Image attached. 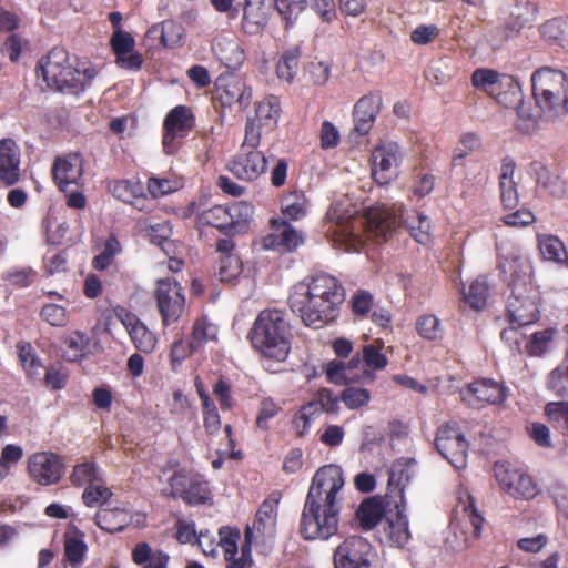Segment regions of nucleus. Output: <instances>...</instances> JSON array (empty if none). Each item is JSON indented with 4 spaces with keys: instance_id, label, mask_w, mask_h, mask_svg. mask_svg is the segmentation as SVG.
I'll return each mask as SVG.
<instances>
[{
    "instance_id": "39",
    "label": "nucleus",
    "mask_w": 568,
    "mask_h": 568,
    "mask_svg": "<svg viewBox=\"0 0 568 568\" xmlns=\"http://www.w3.org/2000/svg\"><path fill=\"white\" fill-rule=\"evenodd\" d=\"M364 369L361 372V382L373 381V371H381L387 366V357L373 344L364 345L361 351Z\"/></svg>"
},
{
    "instance_id": "6",
    "label": "nucleus",
    "mask_w": 568,
    "mask_h": 568,
    "mask_svg": "<svg viewBox=\"0 0 568 568\" xmlns=\"http://www.w3.org/2000/svg\"><path fill=\"white\" fill-rule=\"evenodd\" d=\"M354 213L348 200H338L331 204L326 214V236L347 253L361 252L364 246L363 239L355 233Z\"/></svg>"
},
{
    "instance_id": "13",
    "label": "nucleus",
    "mask_w": 568,
    "mask_h": 568,
    "mask_svg": "<svg viewBox=\"0 0 568 568\" xmlns=\"http://www.w3.org/2000/svg\"><path fill=\"white\" fill-rule=\"evenodd\" d=\"M169 485L173 497H180L191 506L203 505L211 500L209 483L200 475L176 469L169 478Z\"/></svg>"
},
{
    "instance_id": "61",
    "label": "nucleus",
    "mask_w": 568,
    "mask_h": 568,
    "mask_svg": "<svg viewBox=\"0 0 568 568\" xmlns=\"http://www.w3.org/2000/svg\"><path fill=\"white\" fill-rule=\"evenodd\" d=\"M242 271V264L236 255L221 256L217 276L222 282H232Z\"/></svg>"
},
{
    "instance_id": "55",
    "label": "nucleus",
    "mask_w": 568,
    "mask_h": 568,
    "mask_svg": "<svg viewBox=\"0 0 568 568\" xmlns=\"http://www.w3.org/2000/svg\"><path fill=\"white\" fill-rule=\"evenodd\" d=\"M307 200L302 193H291L282 201V212L292 220H300L307 213Z\"/></svg>"
},
{
    "instance_id": "38",
    "label": "nucleus",
    "mask_w": 568,
    "mask_h": 568,
    "mask_svg": "<svg viewBox=\"0 0 568 568\" xmlns=\"http://www.w3.org/2000/svg\"><path fill=\"white\" fill-rule=\"evenodd\" d=\"M413 460H397L393 464L390 471H389V478H388V489L392 493H397L400 496V500L404 499L403 494L405 490V487L410 481L414 470Z\"/></svg>"
},
{
    "instance_id": "20",
    "label": "nucleus",
    "mask_w": 568,
    "mask_h": 568,
    "mask_svg": "<svg viewBox=\"0 0 568 568\" xmlns=\"http://www.w3.org/2000/svg\"><path fill=\"white\" fill-rule=\"evenodd\" d=\"M28 469L31 478L43 486L55 484L62 477V463L53 453L33 454L29 458Z\"/></svg>"
},
{
    "instance_id": "19",
    "label": "nucleus",
    "mask_w": 568,
    "mask_h": 568,
    "mask_svg": "<svg viewBox=\"0 0 568 568\" xmlns=\"http://www.w3.org/2000/svg\"><path fill=\"white\" fill-rule=\"evenodd\" d=\"M304 241V234L286 221L272 220L271 232L263 237V247L281 254L292 253Z\"/></svg>"
},
{
    "instance_id": "17",
    "label": "nucleus",
    "mask_w": 568,
    "mask_h": 568,
    "mask_svg": "<svg viewBox=\"0 0 568 568\" xmlns=\"http://www.w3.org/2000/svg\"><path fill=\"white\" fill-rule=\"evenodd\" d=\"M402 151L396 142H382L372 153V173L379 185L388 184L397 176Z\"/></svg>"
},
{
    "instance_id": "58",
    "label": "nucleus",
    "mask_w": 568,
    "mask_h": 568,
    "mask_svg": "<svg viewBox=\"0 0 568 568\" xmlns=\"http://www.w3.org/2000/svg\"><path fill=\"white\" fill-rule=\"evenodd\" d=\"M40 317L54 327H64L69 322L65 307L55 303L44 304L40 311Z\"/></svg>"
},
{
    "instance_id": "3",
    "label": "nucleus",
    "mask_w": 568,
    "mask_h": 568,
    "mask_svg": "<svg viewBox=\"0 0 568 568\" xmlns=\"http://www.w3.org/2000/svg\"><path fill=\"white\" fill-rule=\"evenodd\" d=\"M247 337L262 356L284 362L291 351L293 334L285 313L274 308L260 312Z\"/></svg>"
},
{
    "instance_id": "56",
    "label": "nucleus",
    "mask_w": 568,
    "mask_h": 568,
    "mask_svg": "<svg viewBox=\"0 0 568 568\" xmlns=\"http://www.w3.org/2000/svg\"><path fill=\"white\" fill-rule=\"evenodd\" d=\"M416 329L423 338L428 341L439 339L444 334L440 320L432 314L419 316L416 322Z\"/></svg>"
},
{
    "instance_id": "32",
    "label": "nucleus",
    "mask_w": 568,
    "mask_h": 568,
    "mask_svg": "<svg viewBox=\"0 0 568 568\" xmlns=\"http://www.w3.org/2000/svg\"><path fill=\"white\" fill-rule=\"evenodd\" d=\"M265 0H244L242 28L246 34H257L267 23Z\"/></svg>"
},
{
    "instance_id": "11",
    "label": "nucleus",
    "mask_w": 568,
    "mask_h": 568,
    "mask_svg": "<svg viewBox=\"0 0 568 568\" xmlns=\"http://www.w3.org/2000/svg\"><path fill=\"white\" fill-rule=\"evenodd\" d=\"M195 126V116L191 108L176 105L165 115L163 121V150L165 154H175L182 140L186 138Z\"/></svg>"
},
{
    "instance_id": "28",
    "label": "nucleus",
    "mask_w": 568,
    "mask_h": 568,
    "mask_svg": "<svg viewBox=\"0 0 568 568\" xmlns=\"http://www.w3.org/2000/svg\"><path fill=\"white\" fill-rule=\"evenodd\" d=\"M20 179V151L11 139L0 141V180L13 185Z\"/></svg>"
},
{
    "instance_id": "24",
    "label": "nucleus",
    "mask_w": 568,
    "mask_h": 568,
    "mask_svg": "<svg viewBox=\"0 0 568 568\" xmlns=\"http://www.w3.org/2000/svg\"><path fill=\"white\" fill-rule=\"evenodd\" d=\"M116 317L125 327L134 346L143 353H151L156 344L154 334L138 318V316L125 308L115 312Z\"/></svg>"
},
{
    "instance_id": "40",
    "label": "nucleus",
    "mask_w": 568,
    "mask_h": 568,
    "mask_svg": "<svg viewBox=\"0 0 568 568\" xmlns=\"http://www.w3.org/2000/svg\"><path fill=\"white\" fill-rule=\"evenodd\" d=\"M526 172L536 180L538 185L545 187L551 194L559 196L562 193V185L558 176L551 174L542 162L532 161L527 166Z\"/></svg>"
},
{
    "instance_id": "42",
    "label": "nucleus",
    "mask_w": 568,
    "mask_h": 568,
    "mask_svg": "<svg viewBox=\"0 0 568 568\" xmlns=\"http://www.w3.org/2000/svg\"><path fill=\"white\" fill-rule=\"evenodd\" d=\"M537 13V7L532 2L519 1L513 8L507 26L511 31L519 32L536 21Z\"/></svg>"
},
{
    "instance_id": "35",
    "label": "nucleus",
    "mask_w": 568,
    "mask_h": 568,
    "mask_svg": "<svg viewBox=\"0 0 568 568\" xmlns=\"http://www.w3.org/2000/svg\"><path fill=\"white\" fill-rule=\"evenodd\" d=\"M537 240L540 254L545 261L561 266L568 264V253L559 237L551 234H539Z\"/></svg>"
},
{
    "instance_id": "22",
    "label": "nucleus",
    "mask_w": 568,
    "mask_h": 568,
    "mask_svg": "<svg viewBox=\"0 0 568 568\" xmlns=\"http://www.w3.org/2000/svg\"><path fill=\"white\" fill-rule=\"evenodd\" d=\"M212 51L216 59L227 69L237 70L246 59L244 48L232 33H222L214 38Z\"/></svg>"
},
{
    "instance_id": "47",
    "label": "nucleus",
    "mask_w": 568,
    "mask_h": 568,
    "mask_svg": "<svg viewBox=\"0 0 568 568\" xmlns=\"http://www.w3.org/2000/svg\"><path fill=\"white\" fill-rule=\"evenodd\" d=\"M301 58L300 47H293L283 52L277 62L276 73L281 80L291 82L297 73Z\"/></svg>"
},
{
    "instance_id": "16",
    "label": "nucleus",
    "mask_w": 568,
    "mask_h": 568,
    "mask_svg": "<svg viewBox=\"0 0 568 568\" xmlns=\"http://www.w3.org/2000/svg\"><path fill=\"white\" fill-rule=\"evenodd\" d=\"M155 298L164 325L176 322L185 307V297L180 283L173 277L156 281Z\"/></svg>"
},
{
    "instance_id": "8",
    "label": "nucleus",
    "mask_w": 568,
    "mask_h": 568,
    "mask_svg": "<svg viewBox=\"0 0 568 568\" xmlns=\"http://www.w3.org/2000/svg\"><path fill=\"white\" fill-rule=\"evenodd\" d=\"M341 509L305 500L300 531L306 540H328L338 530Z\"/></svg>"
},
{
    "instance_id": "4",
    "label": "nucleus",
    "mask_w": 568,
    "mask_h": 568,
    "mask_svg": "<svg viewBox=\"0 0 568 568\" xmlns=\"http://www.w3.org/2000/svg\"><path fill=\"white\" fill-rule=\"evenodd\" d=\"M367 231L386 240L399 225H405L416 242L427 245L430 242V220L420 212L407 214L402 204L382 205L372 210L366 219Z\"/></svg>"
},
{
    "instance_id": "53",
    "label": "nucleus",
    "mask_w": 568,
    "mask_h": 568,
    "mask_svg": "<svg viewBox=\"0 0 568 568\" xmlns=\"http://www.w3.org/2000/svg\"><path fill=\"white\" fill-rule=\"evenodd\" d=\"M525 326H518L517 323H509V327L500 333L501 341L507 345L509 351L516 355L525 352L526 334L521 331Z\"/></svg>"
},
{
    "instance_id": "54",
    "label": "nucleus",
    "mask_w": 568,
    "mask_h": 568,
    "mask_svg": "<svg viewBox=\"0 0 568 568\" xmlns=\"http://www.w3.org/2000/svg\"><path fill=\"white\" fill-rule=\"evenodd\" d=\"M71 481L77 486L92 485L102 481V474L94 463L85 462L74 467Z\"/></svg>"
},
{
    "instance_id": "50",
    "label": "nucleus",
    "mask_w": 568,
    "mask_h": 568,
    "mask_svg": "<svg viewBox=\"0 0 568 568\" xmlns=\"http://www.w3.org/2000/svg\"><path fill=\"white\" fill-rule=\"evenodd\" d=\"M320 415L318 404L307 403L302 406L293 418V428L298 436H304L308 433L311 425Z\"/></svg>"
},
{
    "instance_id": "21",
    "label": "nucleus",
    "mask_w": 568,
    "mask_h": 568,
    "mask_svg": "<svg viewBox=\"0 0 568 568\" xmlns=\"http://www.w3.org/2000/svg\"><path fill=\"white\" fill-rule=\"evenodd\" d=\"M306 3H308L325 22H331L336 16L333 0H274L278 13L287 23L294 22L297 16L304 10Z\"/></svg>"
},
{
    "instance_id": "48",
    "label": "nucleus",
    "mask_w": 568,
    "mask_h": 568,
    "mask_svg": "<svg viewBox=\"0 0 568 568\" xmlns=\"http://www.w3.org/2000/svg\"><path fill=\"white\" fill-rule=\"evenodd\" d=\"M541 37L549 43H557L565 49L568 37V19H551L540 27Z\"/></svg>"
},
{
    "instance_id": "9",
    "label": "nucleus",
    "mask_w": 568,
    "mask_h": 568,
    "mask_svg": "<svg viewBox=\"0 0 568 568\" xmlns=\"http://www.w3.org/2000/svg\"><path fill=\"white\" fill-rule=\"evenodd\" d=\"M344 485L342 467L335 464L325 465L314 474L305 500L341 509Z\"/></svg>"
},
{
    "instance_id": "31",
    "label": "nucleus",
    "mask_w": 568,
    "mask_h": 568,
    "mask_svg": "<svg viewBox=\"0 0 568 568\" xmlns=\"http://www.w3.org/2000/svg\"><path fill=\"white\" fill-rule=\"evenodd\" d=\"M515 170V160L510 156H505L500 165L499 191L503 206L506 210H514L519 203L517 184L514 181Z\"/></svg>"
},
{
    "instance_id": "7",
    "label": "nucleus",
    "mask_w": 568,
    "mask_h": 568,
    "mask_svg": "<svg viewBox=\"0 0 568 568\" xmlns=\"http://www.w3.org/2000/svg\"><path fill=\"white\" fill-rule=\"evenodd\" d=\"M261 142V132L255 130L253 123L245 125L244 140L237 154L229 162V170L239 179L254 181L266 171L267 159L257 150Z\"/></svg>"
},
{
    "instance_id": "43",
    "label": "nucleus",
    "mask_w": 568,
    "mask_h": 568,
    "mask_svg": "<svg viewBox=\"0 0 568 568\" xmlns=\"http://www.w3.org/2000/svg\"><path fill=\"white\" fill-rule=\"evenodd\" d=\"M229 211V233H242L248 227L253 207L246 202H235L226 206Z\"/></svg>"
},
{
    "instance_id": "57",
    "label": "nucleus",
    "mask_w": 568,
    "mask_h": 568,
    "mask_svg": "<svg viewBox=\"0 0 568 568\" xmlns=\"http://www.w3.org/2000/svg\"><path fill=\"white\" fill-rule=\"evenodd\" d=\"M112 493L105 487L102 481L88 485L82 494V499L88 507H98L105 504L111 497Z\"/></svg>"
},
{
    "instance_id": "15",
    "label": "nucleus",
    "mask_w": 568,
    "mask_h": 568,
    "mask_svg": "<svg viewBox=\"0 0 568 568\" xmlns=\"http://www.w3.org/2000/svg\"><path fill=\"white\" fill-rule=\"evenodd\" d=\"M496 480L500 488L515 498H534L537 494V485L531 476L523 468L508 463H496L494 466Z\"/></svg>"
},
{
    "instance_id": "51",
    "label": "nucleus",
    "mask_w": 568,
    "mask_h": 568,
    "mask_svg": "<svg viewBox=\"0 0 568 568\" xmlns=\"http://www.w3.org/2000/svg\"><path fill=\"white\" fill-rule=\"evenodd\" d=\"M325 374L327 379L336 385L361 382L359 374L348 373L344 361L334 359L327 363L325 367Z\"/></svg>"
},
{
    "instance_id": "64",
    "label": "nucleus",
    "mask_w": 568,
    "mask_h": 568,
    "mask_svg": "<svg viewBox=\"0 0 568 568\" xmlns=\"http://www.w3.org/2000/svg\"><path fill=\"white\" fill-rule=\"evenodd\" d=\"M516 126L523 133H530L537 126V115L531 111L528 103L520 102L516 108Z\"/></svg>"
},
{
    "instance_id": "30",
    "label": "nucleus",
    "mask_w": 568,
    "mask_h": 568,
    "mask_svg": "<svg viewBox=\"0 0 568 568\" xmlns=\"http://www.w3.org/2000/svg\"><path fill=\"white\" fill-rule=\"evenodd\" d=\"M382 98L377 93H371L361 98L354 106V130L359 134H366L371 130L379 111Z\"/></svg>"
},
{
    "instance_id": "37",
    "label": "nucleus",
    "mask_w": 568,
    "mask_h": 568,
    "mask_svg": "<svg viewBox=\"0 0 568 568\" xmlns=\"http://www.w3.org/2000/svg\"><path fill=\"white\" fill-rule=\"evenodd\" d=\"M18 357L28 378L39 381L44 367L33 346L28 342L17 344Z\"/></svg>"
},
{
    "instance_id": "10",
    "label": "nucleus",
    "mask_w": 568,
    "mask_h": 568,
    "mask_svg": "<svg viewBox=\"0 0 568 568\" xmlns=\"http://www.w3.org/2000/svg\"><path fill=\"white\" fill-rule=\"evenodd\" d=\"M435 447L456 470L467 467L469 444L457 422L449 420L438 427Z\"/></svg>"
},
{
    "instance_id": "45",
    "label": "nucleus",
    "mask_w": 568,
    "mask_h": 568,
    "mask_svg": "<svg viewBox=\"0 0 568 568\" xmlns=\"http://www.w3.org/2000/svg\"><path fill=\"white\" fill-rule=\"evenodd\" d=\"M90 336L81 331L70 333L65 341V358L70 362H77L83 358L90 345Z\"/></svg>"
},
{
    "instance_id": "33",
    "label": "nucleus",
    "mask_w": 568,
    "mask_h": 568,
    "mask_svg": "<svg viewBox=\"0 0 568 568\" xmlns=\"http://www.w3.org/2000/svg\"><path fill=\"white\" fill-rule=\"evenodd\" d=\"M95 524L108 532H119L129 526L130 514L122 508H101L94 517Z\"/></svg>"
},
{
    "instance_id": "62",
    "label": "nucleus",
    "mask_w": 568,
    "mask_h": 568,
    "mask_svg": "<svg viewBox=\"0 0 568 568\" xmlns=\"http://www.w3.org/2000/svg\"><path fill=\"white\" fill-rule=\"evenodd\" d=\"M341 400L349 409H357L368 404L371 393L365 388L347 387L341 394Z\"/></svg>"
},
{
    "instance_id": "29",
    "label": "nucleus",
    "mask_w": 568,
    "mask_h": 568,
    "mask_svg": "<svg viewBox=\"0 0 568 568\" xmlns=\"http://www.w3.org/2000/svg\"><path fill=\"white\" fill-rule=\"evenodd\" d=\"M281 114V103L277 97L270 95L260 101L255 109V115L248 118L245 125L253 123L255 130L271 132L277 126Z\"/></svg>"
},
{
    "instance_id": "60",
    "label": "nucleus",
    "mask_w": 568,
    "mask_h": 568,
    "mask_svg": "<svg viewBox=\"0 0 568 568\" xmlns=\"http://www.w3.org/2000/svg\"><path fill=\"white\" fill-rule=\"evenodd\" d=\"M567 366H559L555 368L548 376V388L555 392L558 396H568V351L566 354Z\"/></svg>"
},
{
    "instance_id": "12",
    "label": "nucleus",
    "mask_w": 568,
    "mask_h": 568,
    "mask_svg": "<svg viewBox=\"0 0 568 568\" xmlns=\"http://www.w3.org/2000/svg\"><path fill=\"white\" fill-rule=\"evenodd\" d=\"M513 282V292L507 300L509 323H517L518 326H529L539 318L537 295L527 292L525 278L523 281L514 280Z\"/></svg>"
},
{
    "instance_id": "36",
    "label": "nucleus",
    "mask_w": 568,
    "mask_h": 568,
    "mask_svg": "<svg viewBox=\"0 0 568 568\" xmlns=\"http://www.w3.org/2000/svg\"><path fill=\"white\" fill-rule=\"evenodd\" d=\"M132 560L136 565H145L144 568H166L169 556L161 551H153L146 542H139L132 550Z\"/></svg>"
},
{
    "instance_id": "41",
    "label": "nucleus",
    "mask_w": 568,
    "mask_h": 568,
    "mask_svg": "<svg viewBox=\"0 0 568 568\" xmlns=\"http://www.w3.org/2000/svg\"><path fill=\"white\" fill-rule=\"evenodd\" d=\"M462 295L464 301L476 311L483 310L487 304V298L489 295V286L486 277L478 276L474 280L468 288L463 286Z\"/></svg>"
},
{
    "instance_id": "52",
    "label": "nucleus",
    "mask_w": 568,
    "mask_h": 568,
    "mask_svg": "<svg viewBox=\"0 0 568 568\" xmlns=\"http://www.w3.org/2000/svg\"><path fill=\"white\" fill-rule=\"evenodd\" d=\"M382 517V506L373 499L363 501L357 510V518L364 529H372L377 526Z\"/></svg>"
},
{
    "instance_id": "14",
    "label": "nucleus",
    "mask_w": 568,
    "mask_h": 568,
    "mask_svg": "<svg viewBox=\"0 0 568 568\" xmlns=\"http://www.w3.org/2000/svg\"><path fill=\"white\" fill-rule=\"evenodd\" d=\"M376 551L364 538H346L334 552L335 568H374Z\"/></svg>"
},
{
    "instance_id": "63",
    "label": "nucleus",
    "mask_w": 568,
    "mask_h": 568,
    "mask_svg": "<svg viewBox=\"0 0 568 568\" xmlns=\"http://www.w3.org/2000/svg\"><path fill=\"white\" fill-rule=\"evenodd\" d=\"M219 546H221L224 550L225 560L231 561L237 554V540L240 538V531L229 527H221L219 529Z\"/></svg>"
},
{
    "instance_id": "5",
    "label": "nucleus",
    "mask_w": 568,
    "mask_h": 568,
    "mask_svg": "<svg viewBox=\"0 0 568 568\" xmlns=\"http://www.w3.org/2000/svg\"><path fill=\"white\" fill-rule=\"evenodd\" d=\"M532 94L540 110L549 116L568 113V79L560 70L548 67L531 75Z\"/></svg>"
},
{
    "instance_id": "34",
    "label": "nucleus",
    "mask_w": 568,
    "mask_h": 568,
    "mask_svg": "<svg viewBox=\"0 0 568 568\" xmlns=\"http://www.w3.org/2000/svg\"><path fill=\"white\" fill-rule=\"evenodd\" d=\"M109 191L112 195L124 202L134 205L139 210H143V206L139 205V202L143 199L144 191L143 186L138 181L131 180H118L109 183Z\"/></svg>"
},
{
    "instance_id": "27",
    "label": "nucleus",
    "mask_w": 568,
    "mask_h": 568,
    "mask_svg": "<svg viewBox=\"0 0 568 568\" xmlns=\"http://www.w3.org/2000/svg\"><path fill=\"white\" fill-rule=\"evenodd\" d=\"M396 511L387 517L385 534L388 541L397 548H403L410 539L409 520L406 514V501L396 503Z\"/></svg>"
},
{
    "instance_id": "26",
    "label": "nucleus",
    "mask_w": 568,
    "mask_h": 568,
    "mask_svg": "<svg viewBox=\"0 0 568 568\" xmlns=\"http://www.w3.org/2000/svg\"><path fill=\"white\" fill-rule=\"evenodd\" d=\"M54 180L61 191L70 184H78L83 174V160L79 154L57 158L52 168Z\"/></svg>"
},
{
    "instance_id": "59",
    "label": "nucleus",
    "mask_w": 568,
    "mask_h": 568,
    "mask_svg": "<svg viewBox=\"0 0 568 568\" xmlns=\"http://www.w3.org/2000/svg\"><path fill=\"white\" fill-rule=\"evenodd\" d=\"M229 216L226 206L215 205L201 214V221L207 225H212L220 231L229 233Z\"/></svg>"
},
{
    "instance_id": "25",
    "label": "nucleus",
    "mask_w": 568,
    "mask_h": 568,
    "mask_svg": "<svg viewBox=\"0 0 568 568\" xmlns=\"http://www.w3.org/2000/svg\"><path fill=\"white\" fill-rule=\"evenodd\" d=\"M471 84L475 89L488 94H494L501 88H507L513 93L519 92V84L513 77L486 68H479L473 72Z\"/></svg>"
},
{
    "instance_id": "1",
    "label": "nucleus",
    "mask_w": 568,
    "mask_h": 568,
    "mask_svg": "<svg viewBox=\"0 0 568 568\" xmlns=\"http://www.w3.org/2000/svg\"><path fill=\"white\" fill-rule=\"evenodd\" d=\"M345 298L342 283L328 273H315L296 283L290 293L288 304L302 322L322 328L335 321Z\"/></svg>"
},
{
    "instance_id": "2",
    "label": "nucleus",
    "mask_w": 568,
    "mask_h": 568,
    "mask_svg": "<svg viewBox=\"0 0 568 568\" xmlns=\"http://www.w3.org/2000/svg\"><path fill=\"white\" fill-rule=\"evenodd\" d=\"M98 70L90 62L81 61L74 67L64 48L54 47L38 63V77L48 88L69 94H79L97 77Z\"/></svg>"
},
{
    "instance_id": "46",
    "label": "nucleus",
    "mask_w": 568,
    "mask_h": 568,
    "mask_svg": "<svg viewBox=\"0 0 568 568\" xmlns=\"http://www.w3.org/2000/svg\"><path fill=\"white\" fill-rule=\"evenodd\" d=\"M555 334L554 328L532 333L526 342L525 352L530 356H541L548 353L552 348Z\"/></svg>"
},
{
    "instance_id": "23",
    "label": "nucleus",
    "mask_w": 568,
    "mask_h": 568,
    "mask_svg": "<svg viewBox=\"0 0 568 568\" xmlns=\"http://www.w3.org/2000/svg\"><path fill=\"white\" fill-rule=\"evenodd\" d=\"M280 495L272 493L260 506L252 527H247L245 539L251 541L254 531L261 536L271 537L275 532Z\"/></svg>"
},
{
    "instance_id": "44",
    "label": "nucleus",
    "mask_w": 568,
    "mask_h": 568,
    "mask_svg": "<svg viewBox=\"0 0 568 568\" xmlns=\"http://www.w3.org/2000/svg\"><path fill=\"white\" fill-rule=\"evenodd\" d=\"M217 334V326L206 317L197 320L193 326L192 341L190 342L191 351H199L207 342L215 341Z\"/></svg>"
},
{
    "instance_id": "49",
    "label": "nucleus",
    "mask_w": 568,
    "mask_h": 568,
    "mask_svg": "<svg viewBox=\"0 0 568 568\" xmlns=\"http://www.w3.org/2000/svg\"><path fill=\"white\" fill-rule=\"evenodd\" d=\"M88 551V546L82 536H67L64 541V556L69 565L73 568L83 564Z\"/></svg>"
},
{
    "instance_id": "18",
    "label": "nucleus",
    "mask_w": 568,
    "mask_h": 568,
    "mask_svg": "<svg viewBox=\"0 0 568 568\" xmlns=\"http://www.w3.org/2000/svg\"><path fill=\"white\" fill-rule=\"evenodd\" d=\"M508 397V388L494 379L475 381L460 390L462 400L470 407L485 404L500 405Z\"/></svg>"
}]
</instances>
